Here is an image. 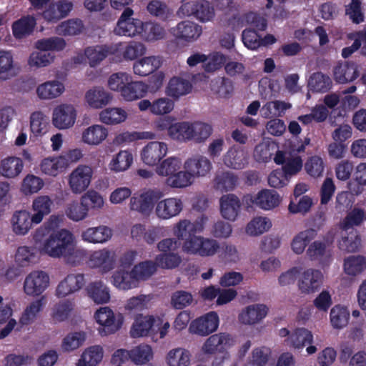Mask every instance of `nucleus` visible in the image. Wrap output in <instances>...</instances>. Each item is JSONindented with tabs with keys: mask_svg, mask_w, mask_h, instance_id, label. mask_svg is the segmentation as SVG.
<instances>
[{
	"mask_svg": "<svg viewBox=\"0 0 366 366\" xmlns=\"http://www.w3.org/2000/svg\"><path fill=\"white\" fill-rule=\"evenodd\" d=\"M41 252L52 258H63L69 264H79L86 251L77 246L74 234L66 229L53 231L44 240Z\"/></svg>",
	"mask_w": 366,
	"mask_h": 366,
	"instance_id": "nucleus-1",
	"label": "nucleus"
},
{
	"mask_svg": "<svg viewBox=\"0 0 366 366\" xmlns=\"http://www.w3.org/2000/svg\"><path fill=\"white\" fill-rule=\"evenodd\" d=\"M212 132V126L203 122H178L168 128L169 136L180 142L193 141L196 143H203Z\"/></svg>",
	"mask_w": 366,
	"mask_h": 366,
	"instance_id": "nucleus-2",
	"label": "nucleus"
},
{
	"mask_svg": "<svg viewBox=\"0 0 366 366\" xmlns=\"http://www.w3.org/2000/svg\"><path fill=\"white\" fill-rule=\"evenodd\" d=\"M182 160L177 157H169L160 161L154 172L160 177H166L165 184L173 189L184 188V169Z\"/></svg>",
	"mask_w": 366,
	"mask_h": 366,
	"instance_id": "nucleus-3",
	"label": "nucleus"
},
{
	"mask_svg": "<svg viewBox=\"0 0 366 366\" xmlns=\"http://www.w3.org/2000/svg\"><path fill=\"white\" fill-rule=\"evenodd\" d=\"M184 188L192 184L194 178L206 177L212 169L211 161L206 157L195 155L188 158L183 164Z\"/></svg>",
	"mask_w": 366,
	"mask_h": 366,
	"instance_id": "nucleus-4",
	"label": "nucleus"
},
{
	"mask_svg": "<svg viewBox=\"0 0 366 366\" xmlns=\"http://www.w3.org/2000/svg\"><path fill=\"white\" fill-rule=\"evenodd\" d=\"M177 14L184 16H193L202 23L212 21L215 16L214 8L207 0H194L183 3Z\"/></svg>",
	"mask_w": 366,
	"mask_h": 366,
	"instance_id": "nucleus-5",
	"label": "nucleus"
},
{
	"mask_svg": "<svg viewBox=\"0 0 366 366\" xmlns=\"http://www.w3.org/2000/svg\"><path fill=\"white\" fill-rule=\"evenodd\" d=\"M235 344L234 337L228 332H219L210 335L200 348L201 355L210 359L217 354L224 353Z\"/></svg>",
	"mask_w": 366,
	"mask_h": 366,
	"instance_id": "nucleus-6",
	"label": "nucleus"
},
{
	"mask_svg": "<svg viewBox=\"0 0 366 366\" xmlns=\"http://www.w3.org/2000/svg\"><path fill=\"white\" fill-rule=\"evenodd\" d=\"M164 197V192L160 189H149L137 197H132L129 202V208L132 211L140 213L148 217L154 208V202Z\"/></svg>",
	"mask_w": 366,
	"mask_h": 366,
	"instance_id": "nucleus-7",
	"label": "nucleus"
},
{
	"mask_svg": "<svg viewBox=\"0 0 366 366\" xmlns=\"http://www.w3.org/2000/svg\"><path fill=\"white\" fill-rule=\"evenodd\" d=\"M134 11L127 7L122 13L114 32L121 36L132 37L140 34L143 29V23L138 19L132 17Z\"/></svg>",
	"mask_w": 366,
	"mask_h": 366,
	"instance_id": "nucleus-8",
	"label": "nucleus"
},
{
	"mask_svg": "<svg viewBox=\"0 0 366 366\" xmlns=\"http://www.w3.org/2000/svg\"><path fill=\"white\" fill-rule=\"evenodd\" d=\"M76 119V110L69 104L56 107L52 112V124L59 129H67L74 126Z\"/></svg>",
	"mask_w": 366,
	"mask_h": 366,
	"instance_id": "nucleus-9",
	"label": "nucleus"
},
{
	"mask_svg": "<svg viewBox=\"0 0 366 366\" xmlns=\"http://www.w3.org/2000/svg\"><path fill=\"white\" fill-rule=\"evenodd\" d=\"M49 285V277L44 271L35 270L29 273L24 282V291L29 296L41 295Z\"/></svg>",
	"mask_w": 366,
	"mask_h": 366,
	"instance_id": "nucleus-10",
	"label": "nucleus"
},
{
	"mask_svg": "<svg viewBox=\"0 0 366 366\" xmlns=\"http://www.w3.org/2000/svg\"><path fill=\"white\" fill-rule=\"evenodd\" d=\"M186 247L187 249L184 252L187 254L211 257L217 253L219 245L215 239L198 236L190 240Z\"/></svg>",
	"mask_w": 366,
	"mask_h": 366,
	"instance_id": "nucleus-11",
	"label": "nucleus"
},
{
	"mask_svg": "<svg viewBox=\"0 0 366 366\" xmlns=\"http://www.w3.org/2000/svg\"><path fill=\"white\" fill-rule=\"evenodd\" d=\"M219 326V317L214 312H210L192 321L189 330L192 334L202 337L207 336L215 332Z\"/></svg>",
	"mask_w": 366,
	"mask_h": 366,
	"instance_id": "nucleus-12",
	"label": "nucleus"
},
{
	"mask_svg": "<svg viewBox=\"0 0 366 366\" xmlns=\"http://www.w3.org/2000/svg\"><path fill=\"white\" fill-rule=\"evenodd\" d=\"M92 169L86 165H79L69 177L71 190L75 194H80L89 187L92 177Z\"/></svg>",
	"mask_w": 366,
	"mask_h": 366,
	"instance_id": "nucleus-13",
	"label": "nucleus"
},
{
	"mask_svg": "<svg viewBox=\"0 0 366 366\" xmlns=\"http://www.w3.org/2000/svg\"><path fill=\"white\" fill-rule=\"evenodd\" d=\"M183 209V202L177 197H168L159 200L155 207L154 213L160 220H168L177 217Z\"/></svg>",
	"mask_w": 366,
	"mask_h": 366,
	"instance_id": "nucleus-14",
	"label": "nucleus"
},
{
	"mask_svg": "<svg viewBox=\"0 0 366 366\" xmlns=\"http://www.w3.org/2000/svg\"><path fill=\"white\" fill-rule=\"evenodd\" d=\"M168 147L162 142H151L141 152V159L146 165L154 167L167 155Z\"/></svg>",
	"mask_w": 366,
	"mask_h": 366,
	"instance_id": "nucleus-15",
	"label": "nucleus"
},
{
	"mask_svg": "<svg viewBox=\"0 0 366 366\" xmlns=\"http://www.w3.org/2000/svg\"><path fill=\"white\" fill-rule=\"evenodd\" d=\"M197 232V224L188 219H181L172 227L173 235L179 241H183L182 251L187 250V245L193 240Z\"/></svg>",
	"mask_w": 366,
	"mask_h": 366,
	"instance_id": "nucleus-16",
	"label": "nucleus"
},
{
	"mask_svg": "<svg viewBox=\"0 0 366 366\" xmlns=\"http://www.w3.org/2000/svg\"><path fill=\"white\" fill-rule=\"evenodd\" d=\"M322 280L323 274L320 270L307 269L302 274L298 280V289L302 294L314 293L320 288Z\"/></svg>",
	"mask_w": 366,
	"mask_h": 366,
	"instance_id": "nucleus-17",
	"label": "nucleus"
},
{
	"mask_svg": "<svg viewBox=\"0 0 366 366\" xmlns=\"http://www.w3.org/2000/svg\"><path fill=\"white\" fill-rule=\"evenodd\" d=\"M268 307L264 304H253L243 308L238 315L239 322L244 325L259 323L267 315Z\"/></svg>",
	"mask_w": 366,
	"mask_h": 366,
	"instance_id": "nucleus-18",
	"label": "nucleus"
},
{
	"mask_svg": "<svg viewBox=\"0 0 366 366\" xmlns=\"http://www.w3.org/2000/svg\"><path fill=\"white\" fill-rule=\"evenodd\" d=\"M171 33L176 38L186 41L197 40L202 34V26L199 24L185 20L180 21L175 26L171 28Z\"/></svg>",
	"mask_w": 366,
	"mask_h": 366,
	"instance_id": "nucleus-19",
	"label": "nucleus"
},
{
	"mask_svg": "<svg viewBox=\"0 0 366 366\" xmlns=\"http://www.w3.org/2000/svg\"><path fill=\"white\" fill-rule=\"evenodd\" d=\"M85 285L83 274H70L61 280L56 287V295L59 298L65 297L81 290Z\"/></svg>",
	"mask_w": 366,
	"mask_h": 366,
	"instance_id": "nucleus-20",
	"label": "nucleus"
},
{
	"mask_svg": "<svg viewBox=\"0 0 366 366\" xmlns=\"http://www.w3.org/2000/svg\"><path fill=\"white\" fill-rule=\"evenodd\" d=\"M95 318L99 324L103 325L108 333L117 331L122 324L123 317L120 314L115 315L108 307H101L95 314Z\"/></svg>",
	"mask_w": 366,
	"mask_h": 366,
	"instance_id": "nucleus-21",
	"label": "nucleus"
},
{
	"mask_svg": "<svg viewBox=\"0 0 366 366\" xmlns=\"http://www.w3.org/2000/svg\"><path fill=\"white\" fill-rule=\"evenodd\" d=\"M85 100L93 109H102L112 103L113 95L102 86H93L85 93Z\"/></svg>",
	"mask_w": 366,
	"mask_h": 366,
	"instance_id": "nucleus-22",
	"label": "nucleus"
},
{
	"mask_svg": "<svg viewBox=\"0 0 366 366\" xmlns=\"http://www.w3.org/2000/svg\"><path fill=\"white\" fill-rule=\"evenodd\" d=\"M222 217L229 221H234L242 206L240 199L234 194L222 195L219 199Z\"/></svg>",
	"mask_w": 366,
	"mask_h": 366,
	"instance_id": "nucleus-23",
	"label": "nucleus"
},
{
	"mask_svg": "<svg viewBox=\"0 0 366 366\" xmlns=\"http://www.w3.org/2000/svg\"><path fill=\"white\" fill-rule=\"evenodd\" d=\"M335 80L340 84L352 81L359 76L357 65L352 61L339 62L333 69Z\"/></svg>",
	"mask_w": 366,
	"mask_h": 366,
	"instance_id": "nucleus-24",
	"label": "nucleus"
},
{
	"mask_svg": "<svg viewBox=\"0 0 366 366\" xmlns=\"http://www.w3.org/2000/svg\"><path fill=\"white\" fill-rule=\"evenodd\" d=\"M116 49L107 45L88 46L84 49V55L90 67H96L108 56L114 54Z\"/></svg>",
	"mask_w": 366,
	"mask_h": 366,
	"instance_id": "nucleus-25",
	"label": "nucleus"
},
{
	"mask_svg": "<svg viewBox=\"0 0 366 366\" xmlns=\"http://www.w3.org/2000/svg\"><path fill=\"white\" fill-rule=\"evenodd\" d=\"M248 154L239 147H230L223 157L224 164L234 169H241L248 163Z\"/></svg>",
	"mask_w": 366,
	"mask_h": 366,
	"instance_id": "nucleus-26",
	"label": "nucleus"
},
{
	"mask_svg": "<svg viewBox=\"0 0 366 366\" xmlns=\"http://www.w3.org/2000/svg\"><path fill=\"white\" fill-rule=\"evenodd\" d=\"M32 215L26 210L15 211L11 219L12 231L17 235H24L31 229Z\"/></svg>",
	"mask_w": 366,
	"mask_h": 366,
	"instance_id": "nucleus-27",
	"label": "nucleus"
},
{
	"mask_svg": "<svg viewBox=\"0 0 366 366\" xmlns=\"http://www.w3.org/2000/svg\"><path fill=\"white\" fill-rule=\"evenodd\" d=\"M54 202L47 195H41L36 197L32 202V220L34 224H39L42 222L45 216L49 215L51 212Z\"/></svg>",
	"mask_w": 366,
	"mask_h": 366,
	"instance_id": "nucleus-28",
	"label": "nucleus"
},
{
	"mask_svg": "<svg viewBox=\"0 0 366 366\" xmlns=\"http://www.w3.org/2000/svg\"><path fill=\"white\" fill-rule=\"evenodd\" d=\"M281 202L280 195L274 190L262 189L254 195L252 202L265 210L272 209L277 207Z\"/></svg>",
	"mask_w": 366,
	"mask_h": 366,
	"instance_id": "nucleus-29",
	"label": "nucleus"
},
{
	"mask_svg": "<svg viewBox=\"0 0 366 366\" xmlns=\"http://www.w3.org/2000/svg\"><path fill=\"white\" fill-rule=\"evenodd\" d=\"M113 232L107 226L100 225L95 227H89L81 233L84 241L90 243H104L112 237Z\"/></svg>",
	"mask_w": 366,
	"mask_h": 366,
	"instance_id": "nucleus-30",
	"label": "nucleus"
},
{
	"mask_svg": "<svg viewBox=\"0 0 366 366\" xmlns=\"http://www.w3.org/2000/svg\"><path fill=\"white\" fill-rule=\"evenodd\" d=\"M64 90L63 83L58 80H52L39 84L36 88V94L41 99L49 100L59 97Z\"/></svg>",
	"mask_w": 366,
	"mask_h": 366,
	"instance_id": "nucleus-31",
	"label": "nucleus"
},
{
	"mask_svg": "<svg viewBox=\"0 0 366 366\" xmlns=\"http://www.w3.org/2000/svg\"><path fill=\"white\" fill-rule=\"evenodd\" d=\"M114 261V252L106 248L93 252L89 259L91 267H102L106 270H110L113 268Z\"/></svg>",
	"mask_w": 366,
	"mask_h": 366,
	"instance_id": "nucleus-32",
	"label": "nucleus"
},
{
	"mask_svg": "<svg viewBox=\"0 0 366 366\" xmlns=\"http://www.w3.org/2000/svg\"><path fill=\"white\" fill-rule=\"evenodd\" d=\"M340 234L341 239L339 241L338 247L341 250L355 252L359 249L361 246V239L356 229H340Z\"/></svg>",
	"mask_w": 366,
	"mask_h": 366,
	"instance_id": "nucleus-33",
	"label": "nucleus"
},
{
	"mask_svg": "<svg viewBox=\"0 0 366 366\" xmlns=\"http://www.w3.org/2000/svg\"><path fill=\"white\" fill-rule=\"evenodd\" d=\"M161 65L162 59L159 56H150L135 61L133 70L135 74L145 76L155 71Z\"/></svg>",
	"mask_w": 366,
	"mask_h": 366,
	"instance_id": "nucleus-34",
	"label": "nucleus"
},
{
	"mask_svg": "<svg viewBox=\"0 0 366 366\" xmlns=\"http://www.w3.org/2000/svg\"><path fill=\"white\" fill-rule=\"evenodd\" d=\"M104 349L101 345L86 347L76 362V366H97L104 357Z\"/></svg>",
	"mask_w": 366,
	"mask_h": 366,
	"instance_id": "nucleus-35",
	"label": "nucleus"
},
{
	"mask_svg": "<svg viewBox=\"0 0 366 366\" xmlns=\"http://www.w3.org/2000/svg\"><path fill=\"white\" fill-rule=\"evenodd\" d=\"M86 292L88 297L96 304L107 303L110 300L109 289L101 281L89 283Z\"/></svg>",
	"mask_w": 366,
	"mask_h": 366,
	"instance_id": "nucleus-36",
	"label": "nucleus"
},
{
	"mask_svg": "<svg viewBox=\"0 0 366 366\" xmlns=\"http://www.w3.org/2000/svg\"><path fill=\"white\" fill-rule=\"evenodd\" d=\"M306 254L311 260L324 264L328 263L331 257V251L327 248L326 243L315 241L309 245Z\"/></svg>",
	"mask_w": 366,
	"mask_h": 366,
	"instance_id": "nucleus-37",
	"label": "nucleus"
},
{
	"mask_svg": "<svg viewBox=\"0 0 366 366\" xmlns=\"http://www.w3.org/2000/svg\"><path fill=\"white\" fill-rule=\"evenodd\" d=\"M192 89L191 82L181 76L172 77L167 86L166 92L168 96L179 98L189 94Z\"/></svg>",
	"mask_w": 366,
	"mask_h": 366,
	"instance_id": "nucleus-38",
	"label": "nucleus"
},
{
	"mask_svg": "<svg viewBox=\"0 0 366 366\" xmlns=\"http://www.w3.org/2000/svg\"><path fill=\"white\" fill-rule=\"evenodd\" d=\"M112 278L113 285L117 288L122 290H129L136 288L139 284L132 270L129 272L124 269L116 271Z\"/></svg>",
	"mask_w": 366,
	"mask_h": 366,
	"instance_id": "nucleus-39",
	"label": "nucleus"
},
{
	"mask_svg": "<svg viewBox=\"0 0 366 366\" xmlns=\"http://www.w3.org/2000/svg\"><path fill=\"white\" fill-rule=\"evenodd\" d=\"M107 129L99 124H94L86 128L81 134V140L89 145H98L107 137Z\"/></svg>",
	"mask_w": 366,
	"mask_h": 366,
	"instance_id": "nucleus-40",
	"label": "nucleus"
},
{
	"mask_svg": "<svg viewBox=\"0 0 366 366\" xmlns=\"http://www.w3.org/2000/svg\"><path fill=\"white\" fill-rule=\"evenodd\" d=\"M238 177L231 172L217 173L214 179V187L221 192L233 190L238 184Z\"/></svg>",
	"mask_w": 366,
	"mask_h": 366,
	"instance_id": "nucleus-41",
	"label": "nucleus"
},
{
	"mask_svg": "<svg viewBox=\"0 0 366 366\" xmlns=\"http://www.w3.org/2000/svg\"><path fill=\"white\" fill-rule=\"evenodd\" d=\"M45 303L46 297L44 296L31 302L24 309L19 322L25 325L34 322L42 311Z\"/></svg>",
	"mask_w": 366,
	"mask_h": 366,
	"instance_id": "nucleus-42",
	"label": "nucleus"
},
{
	"mask_svg": "<svg viewBox=\"0 0 366 366\" xmlns=\"http://www.w3.org/2000/svg\"><path fill=\"white\" fill-rule=\"evenodd\" d=\"M86 340L85 332H71L68 333L63 339L61 343V348L64 352H71L84 344Z\"/></svg>",
	"mask_w": 366,
	"mask_h": 366,
	"instance_id": "nucleus-43",
	"label": "nucleus"
},
{
	"mask_svg": "<svg viewBox=\"0 0 366 366\" xmlns=\"http://www.w3.org/2000/svg\"><path fill=\"white\" fill-rule=\"evenodd\" d=\"M190 352L183 347L170 350L165 357L168 366H189L191 361Z\"/></svg>",
	"mask_w": 366,
	"mask_h": 366,
	"instance_id": "nucleus-44",
	"label": "nucleus"
},
{
	"mask_svg": "<svg viewBox=\"0 0 366 366\" xmlns=\"http://www.w3.org/2000/svg\"><path fill=\"white\" fill-rule=\"evenodd\" d=\"M147 86L142 81H130L122 89L121 95L126 101L142 98L147 92Z\"/></svg>",
	"mask_w": 366,
	"mask_h": 366,
	"instance_id": "nucleus-45",
	"label": "nucleus"
},
{
	"mask_svg": "<svg viewBox=\"0 0 366 366\" xmlns=\"http://www.w3.org/2000/svg\"><path fill=\"white\" fill-rule=\"evenodd\" d=\"M313 335L305 328H298L294 330L288 339L287 345L295 349H302L312 342Z\"/></svg>",
	"mask_w": 366,
	"mask_h": 366,
	"instance_id": "nucleus-46",
	"label": "nucleus"
},
{
	"mask_svg": "<svg viewBox=\"0 0 366 366\" xmlns=\"http://www.w3.org/2000/svg\"><path fill=\"white\" fill-rule=\"evenodd\" d=\"M317 234V231L312 228L300 232L295 236L291 243V247L294 252L298 254H302L305 251L307 244L314 239Z\"/></svg>",
	"mask_w": 366,
	"mask_h": 366,
	"instance_id": "nucleus-47",
	"label": "nucleus"
},
{
	"mask_svg": "<svg viewBox=\"0 0 366 366\" xmlns=\"http://www.w3.org/2000/svg\"><path fill=\"white\" fill-rule=\"evenodd\" d=\"M154 322V318L152 316L137 317L130 330L131 336L137 338L148 335Z\"/></svg>",
	"mask_w": 366,
	"mask_h": 366,
	"instance_id": "nucleus-48",
	"label": "nucleus"
},
{
	"mask_svg": "<svg viewBox=\"0 0 366 366\" xmlns=\"http://www.w3.org/2000/svg\"><path fill=\"white\" fill-rule=\"evenodd\" d=\"M84 29L83 21L79 19H71L58 24L55 32L61 36H75L81 34Z\"/></svg>",
	"mask_w": 366,
	"mask_h": 366,
	"instance_id": "nucleus-49",
	"label": "nucleus"
},
{
	"mask_svg": "<svg viewBox=\"0 0 366 366\" xmlns=\"http://www.w3.org/2000/svg\"><path fill=\"white\" fill-rule=\"evenodd\" d=\"M365 219H366V214L364 210L360 208H354L339 223V229L351 230L354 229V227L360 226Z\"/></svg>",
	"mask_w": 366,
	"mask_h": 366,
	"instance_id": "nucleus-50",
	"label": "nucleus"
},
{
	"mask_svg": "<svg viewBox=\"0 0 366 366\" xmlns=\"http://www.w3.org/2000/svg\"><path fill=\"white\" fill-rule=\"evenodd\" d=\"M211 90L220 98H229L234 90L232 81L226 77H217L210 82Z\"/></svg>",
	"mask_w": 366,
	"mask_h": 366,
	"instance_id": "nucleus-51",
	"label": "nucleus"
},
{
	"mask_svg": "<svg viewBox=\"0 0 366 366\" xmlns=\"http://www.w3.org/2000/svg\"><path fill=\"white\" fill-rule=\"evenodd\" d=\"M40 166L43 173L55 177L60 170L67 167V160L64 157L46 158L41 162Z\"/></svg>",
	"mask_w": 366,
	"mask_h": 366,
	"instance_id": "nucleus-52",
	"label": "nucleus"
},
{
	"mask_svg": "<svg viewBox=\"0 0 366 366\" xmlns=\"http://www.w3.org/2000/svg\"><path fill=\"white\" fill-rule=\"evenodd\" d=\"M36 25V19L31 16H27L13 24V34L17 39H21L29 35Z\"/></svg>",
	"mask_w": 366,
	"mask_h": 366,
	"instance_id": "nucleus-53",
	"label": "nucleus"
},
{
	"mask_svg": "<svg viewBox=\"0 0 366 366\" xmlns=\"http://www.w3.org/2000/svg\"><path fill=\"white\" fill-rule=\"evenodd\" d=\"M272 227L271 220L265 217H256L247 224L246 233L250 236H258L268 231Z\"/></svg>",
	"mask_w": 366,
	"mask_h": 366,
	"instance_id": "nucleus-54",
	"label": "nucleus"
},
{
	"mask_svg": "<svg viewBox=\"0 0 366 366\" xmlns=\"http://www.w3.org/2000/svg\"><path fill=\"white\" fill-rule=\"evenodd\" d=\"M127 112L121 108H108L99 113V119L106 124H117L124 122Z\"/></svg>",
	"mask_w": 366,
	"mask_h": 366,
	"instance_id": "nucleus-55",
	"label": "nucleus"
},
{
	"mask_svg": "<svg viewBox=\"0 0 366 366\" xmlns=\"http://www.w3.org/2000/svg\"><path fill=\"white\" fill-rule=\"evenodd\" d=\"M1 169L4 176L14 178L21 173L23 169V162L20 158L9 157L1 161Z\"/></svg>",
	"mask_w": 366,
	"mask_h": 366,
	"instance_id": "nucleus-56",
	"label": "nucleus"
},
{
	"mask_svg": "<svg viewBox=\"0 0 366 366\" xmlns=\"http://www.w3.org/2000/svg\"><path fill=\"white\" fill-rule=\"evenodd\" d=\"M66 46V41L59 36L42 39L35 42V47L41 51H62Z\"/></svg>",
	"mask_w": 366,
	"mask_h": 366,
	"instance_id": "nucleus-57",
	"label": "nucleus"
},
{
	"mask_svg": "<svg viewBox=\"0 0 366 366\" xmlns=\"http://www.w3.org/2000/svg\"><path fill=\"white\" fill-rule=\"evenodd\" d=\"M155 261L158 267L162 269H172L181 264L182 258L177 252L162 253L156 257Z\"/></svg>",
	"mask_w": 366,
	"mask_h": 366,
	"instance_id": "nucleus-58",
	"label": "nucleus"
},
{
	"mask_svg": "<svg viewBox=\"0 0 366 366\" xmlns=\"http://www.w3.org/2000/svg\"><path fill=\"white\" fill-rule=\"evenodd\" d=\"M366 269V259L362 256H351L345 259V272L349 275H357Z\"/></svg>",
	"mask_w": 366,
	"mask_h": 366,
	"instance_id": "nucleus-59",
	"label": "nucleus"
},
{
	"mask_svg": "<svg viewBox=\"0 0 366 366\" xmlns=\"http://www.w3.org/2000/svg\"><path fill=\"white\" fill-rule=\"evenodd\" d=\"M133 162V157L128 151H120L110 163V169L112 171L119 172L127 170Z\"/></svg>",
	"mask_w": 366,
	"mask_h": 366,
	"instance_id": "nucleus-60",
	"label": "nucleus"
},
{
	"mask_svg": "<svg viewBox=\"0 0 366 366\" xmlns=\"http://www.w3.org/2000/svg\"><path fill=\"white\" fill-rule=\"evenodd\" d=\"M152 358V350L148 345H140L130 350V359L137 365H144Z\"/></svg>",
	"mask_w": 366,
	"mask_h": 366,
	"instance_id": "nucleus-61",
	"label": "nucleus"
},
{
	"mask_svg": "<svg viewBox=\"0 0 366 366\" xmlns=\"http://www.w3.org/2000/svg\"><path fill=\"white\" fill-rule=\"evenodd\" d=\"M331 84L330 78L321 72L314 73L308 81L309 87L315 92H326L330 88Z\"/></svg>",
	"mask_w": 366,
	"mask_h": 366,
	"instance_id": "nucleus-62",
	"label": "nucleus"
},
{
	"mask_svg": "<svg viewBox=\"0 0 366 366\" xmlns=\"http://www.w3.org/2000/svg\"><path fill=\"white\" fill-rule=\"evenodd\" d=\"M156 262L147 261L134 266L132 269L139 283V280H144L150 277L157 269Z\"/></svg>",
	"mask_w": 366,
	"mask_h": 366,
	"instance_id": "nucleus-63",
	"label": "nucleus"
},
{
	"mask_svg": "<svg viewBox=\"0 0 366 366\" xmlns=\"http://www.w3.org/2000/svg\"><path fill=\"white\" fill-rule=\"evenodd\" d=\"M350 314L348 311L340 306L334 307L330 311V321L333 327L340 329L347 325Z\"/></svg>",
	"mask_w": 366,
	"mask_h": 366,
	"instance_id": "nucleus-64",
	"label": "nucleus"
}]
</instances>
